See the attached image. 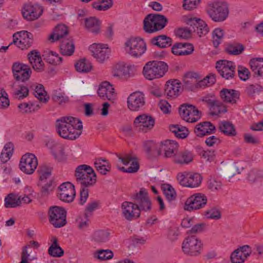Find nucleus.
Instances as JSON below:
<instances>
[{
	"label": "nucleus",
	"instance_id": "obj_1",
	"mask_svg": "<svg viewBox=\"0 0 263 263\" xmlns=\"http://www.w3.org/2000/svg\"><path fill=\"white\" fill-rule=\"evenodd\" d=\"M132 199L134 203L125 201L121 205L122 215L128 221L138 218L141 211H147L151 209V202L145 189H141L138 193L132 196Z\"/></svg>",
	"mask_w": 263,
	"mask_h": 263
},
{
	"label": "nucleus",
	"instance_id": "obj_2",
	"mask_svg": "<svg viewBox=\"0 0 263 263\" xmlns=\"http://www.w3.org/2000/svg\"><path fill=\"white\" fill-rule=\"evenodd\" d=\"M56 127L58 134L62 138L73 140L81 135L83 125L78 118L64 117L57 120Z\"/></svg>",
	"mask_w": 263,
	"mask_h": 263
},
{
	"label": "nucleus",
	"instance_id": "obj_3",
	"mask_svg": "<svg viewBox=\"0 0 263 263\" xmlns=\"http://www.w3.org/2000/svg\"><path fill=\"white\" fill-rule=\"evenodd\" d=\"M75 177L81 187H89L96 182L97 177L93 170L89 165H79L75 170Z\"/></svg>",
	"mask_w": 263,
	"mask_h": 263
},
{
	"label": "nucleus",
	"instance_id": "obj_4",
	"mask_svg": "<svg viewBox=\"0 0 263 263\" xmlns=\"http://www.w3.org/2000/svg\"><path fill=\"white\" fill-rule=\"evenodd\" d=\"M168 70V66L164 62L152 61L146 63L143 68V74L148 80L162 77Z\"/></svg>",
	"mask_w": 263,
	"mask_h": 263
},
{
	"label": "nucleus",
	"instance_id": "obj_5",
	"mask_svg": "<svg viewBox=\"0 0 263 263\" xmlns=\"http://www.w3.org/2000/svg\"><path fill=\"white\" fill-rule=\"evenodd\" d=\"M206 12L209 17L214 22H221L227 18L229 9L225 3L214 2L208 5Z\"/></svg>",
	"mask_w": 263,
	"mask_h": 263
},
{
	"label": "nucleus",
	"instance_id": "obj_6",
	"mask_svg": "<svg viewBox=\"0 0 263 263\" xmlns=\"http://www.w3.org/2000/svg\"><path fill=\"white\" fill-rule=\"evenodd\" d=\"M167 20L159 14H149L143 21L144 30L147 33H153L161 30L165 25Z\"/></svg>",
	"mask_w": 263,
	"mask_h": 263
},
{
	"label": "nucleus",
	"instance_id": "obj_7",
	"mask_svg": "<svg viewBox=\"0 0 263 263\" xmlns=\"http://www.w3.org/2000/svg\"><path fill=\"white\" fill-rule=\"evenodd\" d=\"M182 249L183 252L186 255L198 256L202 251V243L196 236H189L183 240Z\"/></svg>",
	"mask_w": 263,
	"mask_h": 263
},
{
	"label": "nucleus",
	"instance_id": "obj_8",
	"mask_svg": "<svg viewBox=\"0 0 263 263\" xmlns=\"http://www.w3.org/2000/svg\"><path fill=\"white\" fill-rule=\"evenodd\" d=\"M49 222L54 228H61L66 223V211L62 207L52 206L48 212Z\"/></svg>",
	"mask_w": 263,
	"mask_h": 263
},
{
	"label": "nucleus",
	"instance_id": "obj_9",
	"mask_svg": "<svg viewBox=\"0 0 263 263\" xmlns=\"http://www.w3.org/2000/svg\"><path fill=\"white\" fill-rule=\"evenodd\" d=\"M178 183L182 186L190 188L198 187L202 181L201 175L197 173L186 172L180 173L177 175Z\"/></svg>",
	"mask_w": 263,
	"mask_h": 263
},
{
	"label": "nucleus",
	"instance_id": "obj_10",
	"mask_svg": "<svg viewBox=\"0 0 263 263\" xmlns=\"http://www.w3.org/2000/svg\"><path fill=\"white\" fill-rule=\"evenodd\" d=\"M125 51L130 55L138 57L142 55L146 49V44L139 37H131L125 43Z\"/></svg>",
	"mask_w": 263,
	"mask_h": 263
},
{
	"label": "nucleus",
	"instance_id": "obj_11",
	"mask_svg": "<svg viewBox=\"0 0 263 263\" xmlns=\"http://www.w3.org/2000/svg\"><path fill=\"white\" fill-rule=\"evenodd\" d=\"M200 100L206 104L212 115H218L227 111L226 105L220 101L215 99L213 94L206 95Z\"/></svg>",
	"mask_w": 263,
	"mask_h": 263
},
{
	"label": "nucleus",
	"instance_id": "obj_12",
	"mask_svg": "<svg viewBox=\"0 0 263 263\" xmlns=\"http://www.w3.org/2000/svg\"><path fill=\"white\" fill-rule=\"evenodd\" d=\"M179 112L181 118L189 123L196 122L201 117V112L195 106L190 104L181 105Z\"/></svg>",
	"mask_w": 263,
	"mask_h": 263
},
{
	"label": "nucleus",
	"instance_id": "obj_13",
	"mask_svg": "<svg viewBox=\"0 0 263 263\" xmlns=\"http://www.w3.org/2000/svg\"><path fill=\"white\" fill-rule=\"evenodd\" d=\"M216 68L220 75L226 80L232 79L235 76L236 65L232 61L219 60L216 62Z\"/></svg>",
	"mask_w": 263,
	"mask_h": 263
},
{
	"label": "nucleus",
	"instance_id": "obj_14",
	"mask_svg": "<svg viewBox=\"0 0 263 263\" xmlns=\"http://www.w3.org/2000/svg\"><path fill=\"white\" fill-rule=\"evenodd\" d=\"M38 161L36 157L32 153L24 155L20 162V168L24 173L28 175L34 173L37 168Z\"/></svg>",
	"mask_w": 263,
	"mask_h": 263
},
{
	"label": "nucleus",
	"instance_id": "obj_15",
	"mask_svg": "<svg viewBox=\"0 0 263 263\" xmlns=\"http://www.w3.org/2000/svg\"><path fill=\"white\" fill-rule=\"evenodd\" d=\"M89 49L92 56L100 63H103L109 58L110 50L107 44L93 43Z\"/></svg>",
	"mask_w": 263,
	"mask_h": 263
},
{
	"label": "nucleus",
	"instance_id": "obj_16",
	"mask_svg": "<svg viewBox=\"0 0 263 263\" xmlns=\"http://www.w3.org/2000/svg\"><path fill=\"white\" fill-rule=\"evenodd\" d=\"M128 108L133 111L140 110L145 104L144 95L141 91L132 93L127 98Z\"/></svg>",
	"mask_w": 263,
	"mask_h": 263
},
{
	"label": "nucleus",
	"instance_id": "obj_17",
	"mask_svg": "<svg viewBox=\"0 0 263 263\" xmlns=\"http://www.w3.org/2000/svg\"><path fill=\"white\" fill-rule=\"evenodd\" d=\"M207 203L206 197L197 193L191 196L185 201L184 209L187 211L196 210L204 207Z\"/></svg>",
	"mask_w": 263,
	"mask_h": 263
},
{
	"label": "nucleus",
	"instance_id": "obj_18",
	"mask_svg": "<svg viewBox=\"0 0 263 263\" xmlns=\"http://www.w3.org/2000/svg\"><path fill=\"white\" fill-rule=\"evenodd\" d=\"M75 195L74 186L71 183L65 182L59 187L57 196L61 201L71 202L73 200Z\"/></svg>",
	"mask_w": 263,
	"mask_h": 263
},
{
	"label": "nucleus",
	"instance_id": "obj_19",
	"mask_svg": "<svg viewBox=\"0 0 263 263\" xmlns=\"http://www.w3.org/2000/svg\"><path fill=\"white\" fill-rule=\"evenodd\" d=\"M155 120L151 116L146 114H142L137 116L134 122V125L136 128L144 133L149 130L154 126Z\"/></svg>",
	"mask_w": 263,
	"mask_h": 263
},
{
	"label": "nucleus",
	"instance_id": "obj_20",
	"mask_svg": "<svg viewBox=\"0 0 263 263\" xmlns=\"http://www.w3.org/2000/svg\"><path fill=\"white\" fill-rule=\"evenodd\" d=\"M13 41L11 44L22 49L30 47L32 43L33 35L27 31L17 32L13 34Z\"/></svg>",
	"mask_w": 263,
	"mask_h": 263
},
{
	"label": "nucleus",
	"instance_id": "obj_21",
	"mask_svg": "<svg viewBox=\"0 0 263 263\" xmlns=\"http://www.w3.org/2000/svg\"><path fill=\"white\" fill-rule=\"evenodd\" d=\"M135 71L136 69L134 65L118 64L112 70V74L114 77L119 79H127L133 77Z\"/></svg>",
	"mask_w": 263,
	"mask_h": 263
},
{
	"label": "nucleus",
	"instance_id": "obj_22",
	"mask_svg": "<svg viewBox=\"0 0 263 263\" xmlns=\"http://www.w3.org/2000/svg\"><path fill=\"white\" fill-rule=\"evenodd\" d=\"M12 71L15 79L22 82L29 79L31 73L30 68L27 65L15 63L12 66Z\"/></svg>",
	"mask_w": 263,
	"mask_h": 263
},
{
	"label": "nucleus",
	"instance_id": "obj_23",
	"mask_svg": "<svg viewBox=\"0 0 263 263\" xmlns=\"http://www.w3.org/2000/svg\"><path fill=\"white\" fill-rule=\"evenodd\" d=\"M187 24L191 26L193 33L199 36L205 35L209 32L206 24L200 18L191 17L187 21Z\"/></svg>",
	"mask_w": 263,
	"mask_h": 263
},
{
	"label": "nucleus",
	"instance_id": "obj_24",
	"mask_svg": "<svg viewBox=\"0 0 263 263\" xmlns=\"http://www.w3.org/2000/svg\"><path fill=\"white\" fill-rule=\"evenodd\" d=\"M178 144L174 141L167 140L162 142L157 150V154L160 155L163 151L166 158L172 157L175 155L178 149Z\"/></svg>",
	"mask_w": 263,
	"mask_h": 263
},
{
	"label": "nucleus",
	"instance_id": "obj_25",
	"mask_svg": "<svg viewBox=\"0 0 263 263\" xmlns=\"http://www.w3.org/2000/svg\"><path fill=\"white\" fill-rule=\"evenodd\" d=\"M98 93L99 96L103 100H108L113 102L116 98L115 89L109 82L105 81L100 85Z\"/></svg>",
	"mask_w": 263,
	"mask_h": 263
},
{
	"label": "nucleus",
	"instance_id": "obj_26",
	"mask_svg": "<svg viewBox=\"0 0 263 263\" xmlns=\"http://www.w3.org/2000/svg\"><path fill=\"white\" fill-rule=\"evenodd\" d=\"M119 159L124 165H128L130 164V166L128 168L124 167H121L119 169L123 172L129 173H135L137 172L139 169V164L137 161L136 159L132 157L129 155H126L124 157L118 156Z\"/></svg>",
	"mask_w": 263,
	"mask_h": 263
},
{
	"label": "nucleus",
	"instance_id": "obj_27",
	"mask_svg": "<svg viewBox=\"0 0 263 263\" xmlns=\"http://www.w3.org/2000/svg\"><path fill=\"white\" fill-rule=\"evenodd\" d=\"M181 84L178 80L168 81L165 86L164 92L168 98H177L181 93Z\"/></svg>",
	"mask_w": 263,
	"mask_h": 263
},
{
	"label": "nucleus",
	"instance_id": "obj_28",
	"mask_svg": "<svg viewBox=\"0 0 263 263\" xmlns=\"http://www.w3.org/2000/svg\"><path fill=\"white\" fill-rule=\"evenodd\" d=\"M43 10L37 6L26 4L22 10L23 16L28 21L38 18L42 14Z\"/></svg>",
	"mask_w": 263,
	"mask_h": 263
},
{
	"label": "nucleus",
	"instance_id": "obj_29",
	"mask_svg": "<svg viewBox=\"0 0 263 263\" xmlns=\"http://www.w3.org/2000/svg\"><path fill=\"white\" fill-rule=\"evenodd\" d=\"M239 92L234 89L223 88L220 91L219 96L223 102L236 104L239 99Z\"/></svg>",
	"mask_w": 263,
	"mask_h": 263
},
{
	"label": "nucleus",
	"instance_id": "obj_30",
	"mask_svg": "<svg viewBox=\"0 0 263 263\" xmlns=\"http://www.w3.org/2000/svg\"><path fill=\"white\" fill-rule=\"evenodd\" d=\"M28 60L32 68L38 72L44 70V63L38 52L32 51L28 54Z\"/></svg>",
	"mask_w": 263,
	"mask_h": 263
},
{
	"label": "nucleus",
	"instance_id": "obj_31",
	"mask_svg": "<svg viewBox=\"0 0 263 263\" xmlns=\"http://www.w3.org/2000/svg\"><path fill=\"white\" fill-rule=\"evenodd\" d=\"M194 51L193 46L187 43H177L172 48L173 53L176 55H187Z\"/></svg>",
	"mask_w": 263,
	"mask_h": 263
},
{
	"label": "nucleus",
	"instance_id": "obj_32",
	"mask_svg": "<svg viewBox=\"0 0 263 263\" xmlns=\"http://www.w3.org/2000/svg\"><path fill=\"white\" fill-rule=\"evenodd\" d=\"M215 130V126L210 122L200 123L196 126L194 132L198 137H202L212 133Z\"/></svg>",
	"mask_w": 263,
	"mask_h": 263
},
{
	"label": "nucleus",
	"instance_id": "obj_33",
	"mask_svg": "<svg viewBox=\"0 0 263 263\" xmlns=\"http://www.w3.org/2000/svg\"><path fill=\"white\" fill-rule=\"evenodd\" d=\"M68 34L67 27L63 24L57 26L52 34L49 36V40L53 42L55 41L64 39L65 36Z\"/></svg>",
	"mask_w": 263,
	"mask_h": 263
},
{
	"label": "nucleus",
	"instance_id": "obj_34",
	"mask_svg": "<svg viewBox=\"0 0 263 263\" xmlns=\"http://www.w3.org/2000/svg\"><path fill=\"white\" fill-rule=\"evenodd\" d=\"M218 128L224 135L233 137L236 135L234 125L230 121H222L219 123Z\"/></svg>",
	"mask_w": 263,
	"mask_h": 263
},
{
	"label": "nucleus",
	"instance_id": "obj_35",
	"mask_svg": "<svg viewBox=\"0 0 263 263\" xmlns=\"http://www.w3.org/2000/svg\"><path fill=\"white\" fill-rule=\"evenodd\" d=\"M85 27L90 32L97 34L100 30V21L95 17L87 18L85 21Z\"/></svg>",
	"mask_w": 263,
	"mask_h": 263
},
{
	"label": "nucleus",
	"instance_id": "obj_36",
	"mask_svg": "<svg viewBox=\"0 0 263 263\" xmlns=\"http://www.w3.org/2000/svg\"><path fill=\"white\" fill-rule=\"evenodd\" d=\"M60 50L61 53L64 55H72L74 51V46L72 41L69 39L62 40L60 45Z\"/></svg>",
	"mask_w": 263,
	"mask_h": 263
},
{
	"label": "nucleus",
	"instance_id": "obj_37",
	"mask_svg": "<svg viewBox=\"0 0 263 263\" xmlns=\"http://www.w3.org/2000/svg\"><path fill=\"white\" fill-rule=\"evenodd\" d=\"M250 68L255 74L263 76V59L254 58L250 61Z\"/></svg>",
	"mask_w": 263,
	"mask_h": 263
},
{
	"label": "nucleus",
	"instance_id": "obj_38",
	"mask_svg": "<svg viewBox=\"0 0 263 263\" xmlns=\"http://www.w3.org/2000/svg\"><path fill=\"white\" fill-rule=\"evenodd\" d=\"M52 243L48 249L49 254L54 257H60L64 254V250L60 247L58 242V239L55 237L52 238Z\"/></svg>",
	"mask_w": 263,
	"mask_h": 263
},
{
	"label": "nucleus",
	"instance_id": "obj_39",
	"mask_svg": "<svg viewBox=\"0 0 263 263\" xmlns=\"http://www.w3.org/2000/svg\"><path fill=\"white\" fill-rule=\"evenodd\" d=\"M193 155L189 151L180 152L175 158L174 162L180 164H188L193 160Z\"/></svg>",
	"mask_w": 263,
	"mask_h": 263
},
{
	"label": "nucleus",
	"instance_id": "obj_40",
	"mask_svg": "<svg viewBox=\"0 0 263 263\" xmlns=\"http://www.w3.org/2000/svg\"><path fill=\"white\" fill-rule=\"evenodd\" d=\"M21 204V196L9 194L5 199V206L7 208H15Z\"/></svg>",
	"mask_w": 263,
	"mask_h": 263
},
{
	"label": "nucleus",
	"instance_id": "obj_41",
	"mask_svg": "<svg viewBox=\"0 0 263 263\" xmlns=\"http://www.w3.org/2000/svg\"><path fill=\"white\" fill-rule=\"evenodd\" d=\"M152 43L160 48H165L171 45L172 39L166 35L156 36L151 40Z\"/></svg>",
	"mask_w": 263,
	"mask_h": 263
},
{
	"label": "nucleus",
	"instance_id": "obj_42",
	"mask_svg": "<svg viewBox=\"0 0 263 263\" xmlns=\"http://www.w3.org/2000/svg\"><path fill=\"white\" fill-rule=\"evenodd\" d=\"M74 66L76 70L82 73L88 72L92 68L90 62L85 59L80 60L75 64Z\"/></svg>",
	"mask_w": 263,
	"mask_h": 263
},
{
	"label": "nucleus",
	"instance_id": "obj_43",
	"mask_svg": "<svg viewBox=\"0 0 263 263\" xmlns=\"http://www.w3.org/2000/svg\"><path fill=\"white\" fill-rule=\"evenodd\" d=\"M33 93L34 96L42 103H46L49 100V98L47 96V92L41 84H38L35 86Z\"/></svg>",
	"mask_w": 263,
	"mask_h": 263
},
{
	"label": "nucleus",
	"instance_id": "obj_44",
	"mask_svg": "<svg viewBox=\"0 0 263 263\" xmlns=\"http://www.w3.org/2000/svg\"><path fill=\"white\" fill-rule=\"evenodd\" d=\"M170 129L177 138L180 139L186 138L188 135L187 129L178 125H171Z\"/></svg>",
	"mask_w": 263,
	"mask_h": 263
},
{
	"label": "nucleus",
	"instance_id": "obj_45",
	"mask_svg": "<svg viewBox=\"0 0 263 263\" xmlns=\"http://www.w3.org/2000/svg\"><path fill=\"white\" fill-rule=\"evenodd\" d=\"M263 179V171L252 170L248 174L247 180L251 183L260 182Z\"/></svg>",
	"mask_w": 263,
	"mask_h": 263
},
{
	"label": "nucleus",
	"instance_id": "obj_46",
	"mask_svg": "<svg viewBox=\"0 0 263 263\" xmlns=\"http://www.w3.org/2000/svg\"><path fill=\"white\" fill-rule=\"evenodd\" d=\"M13 145L11 143L6 144L3 149L0 159L3 163L7 162L12 155Z\"/></svg>",
	"mask_w": 263,
	"mask_h": 263
},
{
	"label": "nucleus",
	"instance_id": "obj_47",
	"mask_svg": "<svg viewBox=\"0 0 263 263\" xmlns=\"http://www.w3.org/2000/svg\"><path fill=\"white\" fill-rule=\"evenodd\" d=\"M110 233L106 230H99L95 232V240L98 242H106L109 240Z\"/></svg>",
	"mask_w": 263,
	"mask_h": 263
},
{
	"label": "nucleus",
	"instance_id": "obj_48",
	"mask_svg": "<svg viewBox=\"0 0 263 263\" xmlns=\"http://www.w3.org/2000/svg\"><path fill=\"white\" fill-rule=\"evenodd\" d=\"M89 213H84L77 219L78 227L81 230H86L90 224Z\"/></svg>",
	"mask_w": 263,
	"mask_h": 263
},
{
	"label": "nucleus",
	"instance_id": "obj_49",
	"mask_svg": "<svg viewBox=\"0 0 263 263\" xmlns=\"http://www.w3.org/2000/svg\"><path fill=\"white\" fill-rule=\"evenodd\" d=\"M37 172L40 175V180L42 181L46 179H48V180L51 179V170L46 165H40L37 170Z\"/></svg>",
	"mask_w": 263,
	"mask_h": 263
},
{
	"label": "nucleus",
	"instance_id": "obj_50",
	"mask_svg": "<svg viewBox=\"0 0 263 263\" xmlns=\"http://www.w3.org/2000/svg\"><path fill=\"white\" fill-rule=\"evenodd\" d=\"M244 50L242 45L239 44H230L226 48L227 52L231 55H239Z\"/></svg>",
	"mask_w": 263,
	"mask_h": 263
},
{
	"label": "nucleus",
	"instance_id": "obj_51",
	"mask_svg": "<svg viewBox=\"0 0 263 263\" xmlns=\"http://www.w3.org/2000/svg\"><path fill=\"white\" fill-rule=\"evenodd\" d=\"M223 36V30L220 28L215 29L212 33L213 43L217 47L221 43Z\"/></svg>",
	"mask_w": 263,
	"mask_h": 263
},
{
	"label": "nucleus",
	"instance_id": "obj_52",
	"mask_svg": "<svg viewBox=\"0 0 263 263\" xmlns=\"http://www.w3.org/2000/svg\"><path fill=\"white\" fill-rule=\"evenodd\" d=\"M221 182L215 178H211L208 181V187L212 192H217L222 189Z\"/></svg>",
	"mask_w": 263,
	"mask_h": 263
},
{
	"label": "nucleus",
	"instance_id": "obj_53",
	"mask_svg": "<svg viewBox=\"0 0 263 263\" xmlns=\"http://www.w3.org/2000/svg\"><path fill=\"white\" fill-rule=\"evenodd\" d=\"M179 234V228L176 225H172L168 229L167 237L171 241H175L178 239Z\"/></svg>",
	"mask_w": 263,
	"mask_h": 263
},
{
	"label": "nucleus",
	"instance_id": "obj_54",
	"mask_svg": "<svg viewBox=\"0 0 263 263\" xmlns=\"http://www.w3.org/2000/svg\"><path fill=\"white\" fill-rule=\"evenodd\" d=\"M163 193L168 201H174L176 198V193L174 189L169 184L163 187Z\"/></svg>",
	"mask_w": 263,
	"mask_h": 263
},
{
	"label": "nucleus",
	"instance_id": "obj_55",
	"mask_svg": "<svg viewBox=\"0 0 263 263\" xmlns=\"http://www.w3.org/2000/svg\"><path fill=\"white\" fill-rule=\"evenodd\" d=\"M204 215L208 219H219L221 218V213L217 207H213L206 211Z\"/></svg>",
	"mask_w": 263,
	"mask_h": 263
},
{
	"label": "nucleus",
	"instance_id": "obj_56",
	"mask_svg": "<svg viewBox=\"0 0 263 263\" xmlns=\"http://www.w3.org/2000/svg\"><path fill=\"white\" fill-rule=\"evenodd\" d=\"M247 258L238 249L234 250L231 255V260L233 263H242Z\"/></svg>",
	"mask_w": 263,
	"mask_h": 263
},
{
	"label": "nucleus",
	"instance_id": "obj_57",
	"mask_svg": "<svg viewBox=\"0 0 263 263\" xmlns=\"http://www.w3.org/2000/svg\"><path fill=\"white\" fill-rule=\"evenodd\" d=\"M29 92L27 87L25 86H20L17 89L14 90L13 93L16 99H21L26 97Z\"/></svg>",
	"mask_w": 263,
	"mask_h": 263
},
{
	"label": "nucleus",
	"instance_id": "obj_58",
	"mask_svg": "<svg viewBox=\"0 0 263 263\" xmlns=\"http://www.w3.org/2000/svg\"><path fill=\"white\" fill-rule=\"evenodd\" d=\"M262 87L258 84H252L248 86L246 89V92L249 96H254L259 94L262 91Z\"/></svg>",
	"mask_w": 263,
	"mask_h": 263
},
{
	"label": "nucleus",
	"instance_id": "obj_59",
	"mask_svg": "<svg viewBox=\"0 0 263 263\" xmlns=\"http://www.w3.org/2000/svg\"><path fill=\"white\" fill-rule=\"evenodd\" d=\"M144 148L147 154H157V150L159 149L157 145L152 141L145 142L144 144Z\"/></svg>",
	"mask_w": 263,
	"mask_h": 263
},
{
	"label": "nucleus",
	"instance_id": "obj_60",
	"mask_svg": "<svg viewBox=\"0 0 263 263\" xmlns=\"http://www.w3.org/2000/svg\"><path fill=\"white\" fill-rule=\"evenodd\" d=\"M113 253L108 250H99L97 254H95V257L101 260L111 259L113 257Z\"/></svg>",
	"mask_w": 263,
	"mask_h": 263
},
{
	"label": "nucleus",
	"instance_id": "obj_61",
	"mask_svg": "<svg viewBox=\"0 0 263 263\" xmlns=\"http://www.w3.org/2000/svg\"><path fill=\"white\" fill-rule=\"evenodd\" d=\"M47 61L53 65H58L62 63V58L59 57V55L55 52L50 51L47 57Z\"/></svg>",
	"mask_w": 263,
	"mask_h": 263
},
{
	"label": "nucleus",
	"instance_id": "obj_62",
	"mask_svg": "<svg viewBox=\"0 0 263 263\" xmlns=\"http://www.w3.org/2000/svg\"><path fill=\"white\" fill-rule=\"evenodd\" d=\"M53 154L54 155L55 157L59 161H62L66 157L64 146L61 144L58 145V148L55 149L54 152L53 153Z\"/></svg>",
	"mask_w": 263,
	"mask_h": 263
},
{
	"label": "nucleus",
	"instance_id": "obj_63",
	"mask_svg": "<svg viewBox=\"0 0 263 263\" xmlns=\"http://www.w3.org/2000/svg\"><path fill=\"white\" fill-rule=\"evenodd\" d=\"M192 30H193L191 26L189 28H180L177 30L176 34L181 38L188 39L190 37L191 33H193Z\"/></svg>",
	"mask_w": 263,
	"mask_h": 263
},
{
	"label": "nucleus",
	"instance_id": "obj_64",
	"mask_svg": "<svg viewBox=\"0 0 263 263\" xmlns=\"http://www.w3.org/2000/svg\"><path fill=\"white\" fill-rule=\"evenodd\" d=\"M198 75L197 73L193 72H189L185 74L184 82L185 84L196 83L197 82Z\"/></svg>",
	"mask_w": 263,
	"mask_h": 263
}]
</instances>
